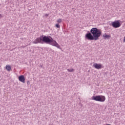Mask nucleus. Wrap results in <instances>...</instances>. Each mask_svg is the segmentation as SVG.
<instances>
[{
  "mask_svg": "<svg viewBox=\"0 0 125 125\" xmlns=\"http://www.w3.org/2000/svg\"><path fill=\"white\" fill-rule=\"evenodd\" d=\"M47 43V44H50L53 46H56L58 48H60V45L56 41L53 40V38L51 36H46L45 35H42L40 37L37 38L32 43L34 44H38V43Z\"/></svg>",
  "mask_w": 125,
  "mask_h": 125,
  "instance_id": "1",
  "label": "nucleus"
},
{
  "mask_svg": "<svg viewBox=\"0 0 125 125\" xmlns=\"http://www.w3.org/2000/svg\"><path fill=\"white\" fill-rule=\"evenodd\" d=\"M101 36L102 31L96 27H93L85 34V38L88 41H97Z\"/></svg>",
  "mask_w": 125,
  "mask_h": 125,
  "instance_id": "2",
  "label": "nucleus"
},
{
  "mask_svg": "<svg viewBox=\"0 0 125 125\" xmlns=\"http://www.w3.org/2000/svg\"><path fill=\"white\" fill-rule=\"evenodd\" d=\"M92 100L99 102H104L106 100V98L103 95L93 96L92 97Z\"/></svg>",
  "mask_w": 125,
  "mask_h": 125,
  "instance_id": "3",
  "label": "nucleus"
},
{
  "mask_svg": "<svg viewBox=\"0 0 125 125\" xmlns=\"http://www.w3.org/2000/svg\"><path fill=\"white\" fill-rule=\"evenodd\" d=\"M121 25L122 24H121V23L119 21H114L111 23V26H112L113 28H120Z\"/></svg>",
  "mask_w": 125,
  "mask_h": 125,
  "instance_id": "4",
  "label": "nucleus"
},
{
  "mask_svg": "<svg viewBox=\"0 0 125 125\" xmlns=\"http://www.w3.org/2000/svg\"><path fill=\"white\" fill-rule=\"evenodd\" d=\"M93 67H94V68H95V69H101V68H102V64H100V63H95L93 65Z\"/></svg>",
  "mask_w": 125,
  "mask_h": 125,
  "instance_id": "5",
  "label": "nucleus"
},
{
  "mask_svg": "<svg viewBox=\"0 0 125 125\" xmlns=\"http://www.w3.org/2000/svg\"><path fill=\"white\" fill-rule=\"evenodd\" d=\"M19 81L23 83H25V76L24 75L20 76L19 77Z\"/></svg>",
  "mask_w": 125,
  "mask_h": 125,
  "instance_id": "6",
  "label": "nucleus"
},
{
  "mask_svg": "<svg viewBox=\"0 0 125 125\" xmlns=\"http://www.w3.org/2000/svg\"><path fill=\"white\" fill-rule=\"evenodd\" d=\"M103 37H104V40H109L111 38V35H108L105 33L104 35H103Z\"/></svg>",
  "mask_w": 125,
  "mask_h": 125,
  "instance_id": "7",
  "label": "nucleus"
},
{
  "mask_svg": "<svg viewBox=\"0 0 125 125\" xmlns=\"http://www.w3.org/2000/svg\"><path fill=\"white\" fill-rule=\"evenodd\" d=\"M6 69L7 71H10L11 70V66L10 65H6Z\"/></svg>",
  "mask_w": 125,
  "mask_h": 125,
  "instance_id": "8",
  "label": "nucleus"
},
{
  "mask_svg": "<svg viewBox=\"0 0 125 125\" xmlns=\"http://www.w3.org/2000/svg\"><path fill=\"white\" fill-rule=\"evenodd\" d=\"M68 72H75V69L73 68L67 69Z\"/></svg>",
  "mask_w": 125,
  "mask_h": 125,
  "instance_id": "9",
  "label": "nucleus"
},
{
  "mask_svg": "<svg viewBox=\"0 0 125 125\" xmlns=\"http://www.w3.org/2000/svg\"><path fill=\"white\" fill-rule=\"evenodd\" d=\"M57 22L58 23H61V22H62V20L61 19H60L57 20Z\"/></svg>",
  "mask_w": 125,
  "mask_h": 125,
  "instance_id": "10",
  "label": "nucleus"
},
{
  "mask_svg": "<svg viewBox=\"0 0 125 125\" xmlns=\"http://www.w3.org/2000/svg\"><path fill=\"white\" fill-rule=\"evenodd\" d=\"M56 28H60V25H59V24H58V23H57V24H56Z\"/></svg>",
  "mask_w": 125,
  "mask_h": 125,
  "instance_id": "11",
  "label": "nucleus"
},
{
  "mask_svg": "<svg viewBox=\"0 0 125 125\" xmlns=\"http://www.w3.org/2000/svg\"><path fill=\"white\" fill-rule=\"evenodd\" d=\"M27 84H30V83H30V82L29 81H27Z\"/></svg>",
  "mask_w": 125,
  "mask_h": 125,
  "instance_id": "12",
  "label": "nucleus"
},
{
  "mask_svg": "<svg viewBox=\"0 0 125 125\" xmlns=\"http://www.w3.org/2000/svg\"><path fill=\"white\" fill-rule=\"evenodd\" d=\"M45 17H48V14H46L45 15Z\"/></svg>",
  "mask_w": 125,
  "mask_h": 125,
  "instance_id": "13",
  "label": "nucleus"
},
{
  "mask_svg": "<svg viewBox=\"0 0 125 125\" xmlns=\"http://www.w3.org/2000/svg\"><path fill=\"white\" fill-rule=\"evenodd\" d=\"M124 42H125V37H124Z\"/></svg>",
  "mask_w": 125,
  "mask_h": 125,
  "instance_id": "14",
  "label": "nucleus"
},
{
  "mask_svg": "<svg viewBox=\"0 0 125 125\" xmlns=\"http://www.w3.org/2000/svg\"><path fill=\"white\" fill-rule=\"evenodd\" d=\"M2 16H1V14H0V18H1Z\"/></svg>",
  "mask_w": 125,
  "mask_h": 125,
  "instance_id": "15",
  "label": "nucleus"
},
{
  "mask_svg": "<svg viewBox=\"0 0 125 125\" xmlns=\"http://www.w3.org/2000/svg\"><path fill=\"white\" fill-rule=\"evenodd\" d=\"M41 67H42V65H41Z\"/></svg>",
  "mask_w": 125,
  "mask_h": 125,
  "instance_id": "16",
  "label": "nucleus"
}]
</instances>
